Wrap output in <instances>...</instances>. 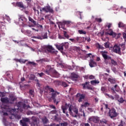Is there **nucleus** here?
I'll return each mask as SVG.
<instances>
[{"label":"nucleus","mask_w":126,"mask_h":126,"mask_svg":"<svg viewBox=\"0 0 126 126\" xmlns=\"http://www.w3.org/2000/svg\"><path fill=\"white\" fill-rule=\"evenodd\" d=\"M99 83H100V82L99 81H97V80L91 81V84H92V85H96V84H99Z\"/></svg>","instance_id":"28"},{"label":"nucleus","mask_w":126,"mask_h":126,"mask_svg":"<svg viewBox=\"0 0 126 126\" xmlns=\"http://www.w3.org/2000/svg\"><path fill=\"white\" fill-rule=\"evenodd\" d=\"M24 123H30V119L28 118H23V121Z\"/></svg>","instance_id":"37"},{"label":"nucleus","mask_w":126,"mask_h":126,"mask_svg":"<svg viewBox=\"0 0 126 126\" xmlns=\"http://www.w3.org/2000/svg\"><path fill=\"white\" fill-rule=\"evenodd\" d=\"M107 53L108 52L106 51H103L101 53L102 57L104 60V62L106 64H109V63L111 64L112 65H114V66L118 65V62L112 59V57L107 55Z\"/></svg>","instance_id":"1"},{"label":"nucleus","mask_w":126,"mask_h":126,"mask_svg":"<svg viewBox=\"0 0 126 126\" xmlns=\"http://www.w3.org/2000/svg\"><path fill=\"white\" fill-rule=\"evenodd\" d=\"M62 126H67V123L64 122V123H62Z\"/></svg>","instance_id":"63"},{"label":"nucleus","mask_w":126,"mask_h":126,"mask_svg":"<svg viewBox=\"0 0 126 126\" xmlns=\"http://www.w3.org/2000/svg\"><path fill=\"white\" fill-rule=\"evenodd\" d=\"M108 115L111 119H114V118H116L118 116V113L115 108H112L109 109Z\"/></svg>","instance_id":"5"},{"label":"nucleus","mask_w":126,"mask_h":126,"mask_svg":"<svg viewBox=\"0 0 126 126\" xmlns=\"http://www.w3.org/2000/svg\"><path fill=\"white\" fill-rule=\"evenodd\" d=\"M32 38H33L34 39H39V40H43V37L42 36L38 35L37 36H33L32 37Z\"/></svg>","instance_id":"40"},{"label":"nucleus","mask_w":126,"mask_h":126,"mask_svg":"<svg viewBox=\"0 0 126 126\" xmlns=\"http://www.w3.org/2000/svg\"><path fill=\"white\" fill-rule=\"evenodd\" d=\"M104 47L107 48H110V44L108 42H106L104 43Z\"/></svg>","instance_id":"52"},{"label":"nucleus","mask_w":126,"mask_h":126,"mask_svg":"<svg viewBox=\"0 0 126 126\" xmlns=\"http://www.w3.org/2000/svg\"><path fill=\"white\" fill-rule=\"evenodd\" d=\"M95 46H96V48L97 49H98V50H100V49L101 50H104V47L102 46H101V45H100V44H99L98 43L95 44Z\"/></svg>","instance_id":"29"},{"label":"nucleus","mask_w":126,"mask_h":126,"mask_svg":"<svg viewBox=\"0 0 126 126\" xmlns=\"http://www.w3.org/2000/svg\"><path fill=\"white\" fill-rule=\"evenodd\" d=\"M17 110H18L19 108L21 107H22L23 109H26L27 105L26 104H25V103L20 101L17 103Z\"/></svg>","instance_id":"12"},{"label":"nucleus","mask_w":126,"mask_h":126,"mask_svg":"<svg viewBox=\"0 0 126 126\" xmlns=\"http://www.w3.org/2000/svg\"><path fill=\"white\" fill-rule=\"evenodd\" d=\"M118 27L121 28V27H125V25L122 22H119L118 24Z\"/></svg>","instance_id":"44"},{"label":"nucleus","mask_w":126,"mask_h":126,"mask_svg":"<svg viewBox=\"0 0 126 126\" xmlns=\"http://www.w3.org/2000/svg\"><path fill=\"white\" fill-rule=\"evenodd\" d=\"M67 108H68V104L67 103H65V105H62L61 109L63 114H65V111L67 110Z\"/></svg>","instance_id":"19"},{"label":"nucleus","mask_w":126,"mask_h":126,"mask_svg":"<svg viewBox=\"0 0 126 126\" xmlns=\"http://www.w3.org/2000/svg\"><path fill=\"white\" fill-rule=\"evenodd\" d=\"M103 107H104V109H105L106 110L108 109V110H110V108H109V105L107 104H106V103H103Z\"/></svg>","instance_id":"41"},{"label":"nucleus","mask_w":126,"mask_h":126,"mask_svg":"<svg viewBox=\"0 0 126 126\" xmlns=\"http://www.w3.org/2000/svg\"><path fill=\"white\" fill-rule=\"evenodd\" d=\"M59 39H65V38L61 35H59Z\"/></svg>","instance_id":"61"},{"label":"nucleus","mask_w":126,"mask_h":126,"mask_svg":"<svg viewBox=\"0 0 126 126\" xmlns=\"http://www.w3.org/2000/svg\"><path fill=\"white\" fill-rule=\"evenodd\" d=\"M47 88H48V90L52 93L51 98L52 99H53L54 101V103H56V105H58L60 101H61V99H58V101H57V99H56V96H57V95H60V92L57 91H55L54 89H53L52 88H50L49 86H47Z\"/></svg>","instance_id":"2"},{"label":"nucleus","mask_w":126,"mask_h":126,"mask_svg":"<svg viewBox=\"0 0 126 126\" xmlns=\"http://www.w3.org/2000/svg\"><path fill=\"white\" fill-rule=\"evenodd\" d=\"M113 52L114 53H116V54H118V55H120V56H122L121 47L117 44H115L113 47Z\"/></svg>","instance_id":"9"},{"label":"nucleus","mask_w":126,"mask_h":126,"mask_svg":"<svg viewBox=\"0 0 126 126\" xmlns=\"http://www.w3.org/2000/svg\"><path fill=\"white\" fill-rule=\"evenodd\" d=\"M44 72L46 73V74H47V75H52V74H58V72L54 70V69L52 68V66L49 65L46 66Z\"/></svg>","instance_id":"3"},{"label":"nucleus","mask_w":126,"mask_h":126,"mask_svg":"<svg viewBox=\"0 0 126 126\" xmlns=\"http://www.w3.org/2000/svg\"><path fill=\"white\" fill-rule=\"evenodd\" d=\"M106 89H107L106 88V87H102L101 88V91H102V92H105Z\"/></svg>","instance_id":"55"},{"label":"nucleus","mask_w":126,"mask_h":126,"mask_svg":"<svg viewBox=\"0 0 126 126\" xmlns=\"http://www.w3.org/2000/svg\"><path fill=\"white\" fill-rule=\"evenodd\" d=\"M63 36L65 37L66 39H69V35L67 34V32L66 31H63Z\"/></svg>","instance_id":"31"},{"label":"nucleus","mask_w":126,"mask_h":126,"mask_svg":"<svg viewBox=\"0 0 126 126\" xmlns=\"http://www.w3.org/2000/svg\"><path fill=\"white\" fill-rule=\"evenodd\" d=\"M40 12L44 11L46 13H48V12H50V13H54V10L51 7V6H50V5L45 6L44 7L40 8Z\"/></svg>","instance_id":"6"},{"label":"nucleus","mask_w":126,"mask_h":126,"mask_svg":"<svg viewBox=\"0 0 126 126\" xmlns=\"http://www.w3.org/2000/svg\"><path fill=\"white\" fill-rule=\"evenodd\" d=\"M101 124H105V125H107L108 121L106 120L105 119H102L100 120Z\"/></svg>","instance_id":"47"},{"label":"nucleus","mask_w":126,"mask_h":126,"mask_svg":"<svg viewBox=\"0 0 126 126\" xmlns=\"http://www.w3.org/2000/svg\"><path fill=\"white\" fill-rule=\"evenodd\" d=\"M29 93L30 96H32V97H34V91L30 90L29 91Z\"/></svg>","instance_id":"43"},{"label":"nucleus","mask_w":126,"mask_h":126,"mask_svg":"<svg viewBox=\"0 0 126 126\" xmlns=\"http://www.w3.org/2000/svg\"><path fill=\"white\" fill-rule=\"evenodd\" d=\"M71 77L73 79L74 78H78L79 77V76L77 74L73 72L71 74Z\"/></svg>","instance_id":"27"},{"label":"nucleus","mask_w":126,"mask_h":126,"mask_svg":"<svg viewBox=\"0 0 126 126\" xmlns=\"http://www.w3.org/2000/svg\"><path fill=\"white\" fill-rule=\"evenodd\" d=\"M123 38L124 39V40H125V41H126V33L125 32H123Z\"/></svg>","instance_id":"59"},{"label":"nucleus","mask_w":126,"mask_h":126,"mask_svg":"<svg viewBox=\"0 0 126 126\" xmlns=\"http://www.w3.org/2000/svg\"><path fill=\"white\" fill-rule=\"evenodd\" d=\"M68 107H69L68 108V111L70 115L72 114V105L70 104H68Z\"/></svg>","instance_id":"26"},{"label":"nucleus","mask_w":126,"mask_h":126,"mask_svg":"<svg viewBox=\"0 0 126 126\" xmlns=\"http://www.w3.org/2000/svg\"><path fill=\"white\" fill-rule=\"evenodd\" d=\"M112 23H107V25L105 26V27H107L108 29H110L111 27H112Z\"/></svg>","instance_id":"49"},{"label":"nucleus","mask_w":126,"mask_h":126,"mask_svg":"<svg viewBox=\"0 0 126 126\" xmlns=\"http://www.w3.org/2000/svg\"><path fill=\"white\" fill-rule=\"evenodd\" d=\"M50 107L51 109H56V106H55V105H50Z\"/></svg>","instance_id":"62"},{"label":"nucleus","mask_w":126,"mask_h":126,"mask_svg":"<svg viewBox=\"0 0 126 126\" xmlns=\"http://www.w3.org/2000/svg\"><path fill=\"white\" fill-rule=\"evenodd\" d=\"M32 120V124L33 125V126H38V119L35 116H33L31 118Z\"/></svg>","instance_id":"13"},{"label":"nucleus","mask_w":126,"mask_h":126,"mask_svg":"<svg viewBox=\"0 0 126 126\" xmlns=\"http://www.w3.org/2000/svg\"><path fill=\"white\" fill-rule=\"evenodd\" d=\"M42 122L43 124H47L48 123V119L47 118H44L42 119Z\"/></svg>","instance_id":"48"},{"label":"nucleus","mask_w":126,"mask_h":126,"mask_svg":"<svg viewBox=\"0 0 126 126\" xmlns=\"http://www.w3.org/2000/svg\"><path fill=\"white\" fill-rule=\"evenodd\" d=\"M108 81L111 83V84H115L116 83V79L111 77L108 79Z\"/></svg>","instance_id":"23"},{"label":"nucleus","mask_w":126,"mask_h":126,"mask_svg":"<svg viewBox=\"0 0 126 126\" xmlns=\"http://www.w3.org/2000/svg\"><path fill=\"white\" fill-rule=\"evenodd\" d=\"M95 21L99 22V23H101V22H102V19L96 18H95Z\"/></svg>","instance_id":"53"},{"label":"nucleus","mask_w":126,"mask_h":126,"mask_svg":"<svg viewBox=\"0 0 126 126\" xmlns=\"http://www.w3.org/2000/svg\"><path fill=\"white\" fill-rule=\"evenodd\" d=\"M17 44H18L19 46L20 47H24V41L21 40L19 42H17Z\"/></svg>","instance_id":"36"},{"label":"nucleus","mask_w":126,"mask_h":126,"mask_svg":"<svg viewBox=\"0 0 126 126\" xmlns=\"http://www.w3.org/2000/svg\"><path fill=\"white\" fill-rule=\"evenodd\" d=\"M0 101L2 103H4V104H8V103H9V99L8 97H1Z\"/></svg>","instance_id":"20"},{"label":"nucleus","mask_w":126,"mask_h":126,"mask_svg":"<svg viewBox=\"0 0 126 126\" xmlns=\"http://www.w3.org/2000/svg\"><path fill=\"white\" fill-rule=\"evenodd\" d=\"M38 75L40 76V77H42L43 75H45V74L43 72L41 73H38Z\"/></svg>","instance_id":"58"},{"label":"nucleus","mask_w":126,"mask_h":126,"mask_svg":"<svg viewBox=\"0 0 126 126\" xmlns=\"http://www.w3.org/2000/svg\"><path fill=\"white\" fill-rule=\"evenodd\" d=\"M43 39H48V33L47 32H45L44 33V34L41 36Z\"/></svg>","instance_id":"45"},{"label":"nucleus","mask_w":126,"mask_h":126,"mask_svg":"<svg viewBox=\"0 0 126 126\" xmlns=\"http://www.w3.org/2000/svg\"><path fill=\"white\" fill-rule=\"evenodd\" d=\"M76 98H78V102L79 103H81L82 102V100L85 99V94H81L80 93L77 94L76 95Z\"/></svg>","instance_id":"11"},{"label":"nucleus","mask_w":126,"mask_h":126,"mask_svg":"<svg viewBox=\"0 0 126 126\" xmlns=\"http://www.w3.org/2000/svg\"><path fill=\"white\" fill-rule=\"evenodd\" d=\"M35 81H36V86L38 87H41V84H40V81L38 79H35Z\"/></svg>","instance_id":"39"},{"label":"nucleus","mask_w":126,"mask_h":126,"mask_svg":"<svg viewBox=\"0 0 126 126\" xmlns=\"http://www.w3.org/2000/svg\"><path fill=\"white\" fill-rule=\"evenodd\" d=\"M78 33H79V34H82L84 35L86 34V32L84 31L83 30H78Z\"/></svg>","instance_id":"38"},{"label":"nucleus","mask_w":126,"mask_h":126,"mask_svg":"<svg viewBox=\"0 0 126 126\" xmlns=\"http://www.w3.org/2000/svg\"><path fill=\"white\" fill-rule=\"evenodd\" d=\"M21 32H23L25 35H27L29 37H31L32 36V32L29 30H21Z\"/></svg>","instance_id":"15"},{"label":"nucleus","mask_w":126,"mask_h":126,"mask_svg":"<svg viewBox=\"0 0 126 126\" xmlns=\"http://www.w3.org/2000/svg\"><path fill=\"white\" fill-rule=\"evenodd\" d=\"M17 110V108H14V109H10L9 111V113H10V115H11V116H15L16 115V110Z\"/></svg>","instance_id":"22"},{"label":"nucleus","mask_w":126,"mask_h":126,"mask_svg":"<svg viewBox=\"0 0 126 126\" xmlns=\"http://www.w3.org/2000/svg\"><path fill=\"white\" fill-rule=\"evenodd\" d=\"M16 100V98L14 97L13 95H11L9 96V103H10V104H13V103H14V101Z\"/></svg>","instance_id":"21"},{"label":"nucleus","mask_w":126,"mask_h":126,"mask_svg":"<svg viewBox=\"0 0 126 126\" xmlns=\"http://www.w3.org/2000/svg\"><path fill=\"white\" fill-rule=\"evenodd\" d=\"M69 40L72 42V43H76V38H69Z\"/></svg>","instance_id":"54"},{"label":"nucleus","mask_w":126,"mask_h":126,"mask_svg":"<svg viewBox=\"0 0 126 126\" xmlns=\"http://www.w3.org/2000/svg\"><path fill=\"white\" fill-rule=\"evenodd\" d=\"M118 102H119V103H123L125 102V100L123 97H120L119 99H118Z\"/></svg>","instance_id":"46"},{"label":"nucleus","mask_w":126,"mask_h":126,"mask_svg":"<svg viewBox=\"0 0 126 126\" xmlns=\"http://www.w3.org/2000/svg\"><path fill=\"white\" fill-rule=\"evenodd\" d=\"M83 89L87 88L88 90H94V88L90 85V82H86L82 84Z\"/></svg>","instance_id":"7"},{"label":"nucleus","mask_w":126,"mask_h":126,"mask_svg":"<svg viewBox=\"0 0 126 126\" xmlns=\"http://www.w3.org/2000/svg\"><path fill=\"white\" fill-rule=\"evenodd\" d=\"M36 76L34 74H31L30 77V80H35Z\"/></svg>","instance_id":"42"},{"label":"nucleus","mask_w":126,"mask_h":126,"mask_svg":"<svg viewBox=\"0 0 126 126\" xmlns=\"http://www.w3.org/2000/svg\"><path fill=\"white\" fill-rule=\"evenodd\" d=\"M68 45H69L68 42H64L61 44H55V46L59 51H63V47H64L65 49H67L68 48Z\"/></svg>","instance_id":"4"},{"label":"nucleus","mask_w":126,"mask_h":126,"mask_svg":"<svg viewBox=\"0 0 126 126\" xmlns=\"http://www.w3.org/2000/svg\"><path fill=\"white\" fill-rule=\"evenodd\" d=\"M20 123L22 124V126H27V123L26 122H22V120H21Z\"/></svg>","instance_id":"51"},{"label":"nucleus","mask_w":126,"mask_h":126,"mask_svg":"<svg viewBox=\"0 0 126 126\" xmlns=\"http://www.w3.org/2000/svg\"><path fill=\"white\" fill-rule=\"evenodd\" d=\"M65 24L64 23V22H63V23H61V26L62 28L63 29V30H65V28H64V25Z\"/></svg>","instance_id":"50"},{"label":"nucleus","mask_w":126,"mask_h":126,"mask_svg":"<svg viewBox=\"0 0 126 126\" xmlns=\"http://www.w3.org/2000/svg\"><path fill=\"white\" fill-rule=\"evenodd\" d=\"M111 90L112 91V93L115 94L116 92H119L120 91V87L118 85H115L114 88H112Z\"/></svg>","instance_id":"16"},{"label":"nucleus","mask_w":126,"mask_h":126,"mask_svg":"<svg viewBox=\"0 0 126 126\" xmlns=\"http://www.w3.org/2000/svg\"><path fill=\"white\" fill-rule=\"evenodd\" d=\"M118 126H125V122L122 120L121 121L120 124Z\"/></svg>","instance_id":"56"},{"label":"nucleus","mask_w":126,"mask_h":126,"mask_svg":"<svg viewBox=\"0 0 126 126\" xmlns=\"http://www.w3.org/2000/svg\"><path fill=\"white\" fill-rule=\"evenodd\" d=\"M29 21L32 22V23H33L34 25H36V21H35V20H34L32 18H31V17H29Z\"/></svg>","instance_id":"32"},{"label":"nucleus","mask_w":126,"mask_h":126,"mask_svg":"<svg viewBox=\"0 0 126 126\" xmlns=\"http://www.w3.org/2000/svg\"><path fill=\"white\" fill-rule=\"evenodd\" d=\"M47 50L48 52H50V53H55V49L53 48V46L52 45H49L47 46Z\"/></svg>","instance_id":"24"},{"label":"nucleus","mask_w":126,"mask_h":126,"mask_svg":"<svg viewBox=\"0 0 126 126\" xmlns=\"http://www.w3.org/2000/svg\"><path fill=\"white\" fill-rule=\"evenodd\" d=\"M60 83L62 86H63V87H67V86H68V85H67V84H66V83H65V82L61 81L60 82Z\"/></svg>","instance_id":"30"},{"label":"nucleus","mask_w":126,"mask_h":126,"mask_svg":"<svg viewBox=\"0 0 126 126\" xmlns=\"http://www.w3.org/2000/svg\"><path fill=\"white\" fill-rule=\"evenodd\" d=\"M18 19H19L18 23L20 24H21L22 25L23 24H25V23L27 22V19H26V18H25V16H24V15L19 16Z\"/></svg>","instance_id":"8"},{"label":"nucleus","mask_w":126,"mask_h":126,"mask_svg":"<svg viewBox=\"0 0 126 126\" xmlns=\"http://www.w3.org/2000/svg\"><path fill=\"white\" fill-rule=\"evenodd\" d=\"M89 65L91 67H95V66H97V63L91 59L90 60Z\"/></svg>","instance_id":"17"},{"label":"nucleus","mask_w":126,"mask_h":126,"mask_svg":"<svg viewBox=\"0 0 126 126\" xmlns=\"http://www.w3.org/2000/svg\"><path fill=\"white\" fill-rule=\"evenodd\" d=\"M84 42V37L78 36L76 37V43H82Z\"/></svg>","instance_id":"18"},{"label":"nucleus","mask_w":126,"mask_h":126,"mask_svg":"<svg viewBox=\"0 0 126 126\" xmlns=\"http://www.w3.org/2000/svg\"><path fill=\"white\" fill-rule=\"evenodd\" d=\"M107 34H108V35H110V36H112V37H113V38H115V37H116V36H117V33H116V32H114L113 31L112 29H109L107 31Z\"/></svg>","instance_id":"14"},{"label":"nucleus","mask_w":126,"mask_h":126,"mask_svg":"<svg viewBox=\"0 0 126 126\" xmlns=\"http://www.w3.org/2000/svg\"><path fill=\"white\" fill-rule=\"evenodd\" d=\"M85 58H92V59H94V55H92V54L89 53L85 55Z\"/></svg>","instance_id":"35"},{"label":"nucleus","mask_w":126,"mask_h":126,"mask_svg":"<svg viewBox=\"0 0 126 126\" xmlns=\"http://www.w3.org/2000/svg\"><path fill=\"white\" fill-rule=\"evenodd\" d=\"M95 78V77L93 75H91L89 76V79H94Z\"/></svg>","instance_id":"64"},{"label":"nucleus","mask_w":126,"mask_h":126,"mask_svg":"<svg viewBox=\"0 0 126 126\" xmlns=\"http://www.w3.org/2000/svg\"><path fill=\"white\" fill-rule=\"evenodd\" d=\"M104 95L105 96H107L108 97V98H110L111 100H115V98L114 97V96H113L112 95H110L107 93H105Z\"/></svg>","instance_id":"34"},{"label":"nucleus","mask_w":126,"mask_h":126,"mask_svg":"<svg viewBox=\"0 0 126 126\" xmlns=\"http://www.w3.org/2000/svg\"><path fill=\"white\" fill-rule=\"evenodd\" d=\"M28 64H32V65H36V63H34V62H28Z\"/></svg>","instance_id":"57"},{"label":"nucleus","mask_w":126,"mask_h":126,"mask_svg":"<svg viewBox=\"0 0 126 126\" xmlns=\"http://www.w3.org/2000/svg\"><path fill=\"white\" fill-rule=\"evenodd\" d=\"M86 41H87V42H89L90 41H91V39H90V37H85Z\"/></svg>","instance_id":"60"},{"label":"nucleus","mask_w":126,"mask_h":126,"mask_svg":"<svg viewBox=\"0 0 126 126\" xmlns=\"http://www.w3.org/2000/svg\"><path fill=\"white\" fill-rule=\"evenodd\" d=\"M99 121H100V119L98 117L95 116H92L89 118L88 122V123H90V122H93L95 124H98V123H99Z\"/></svg>","instance_id":"10"},{"label":"nucleus","mask_w":126,"mask_h":126,"mask_svg":"<svg viewBox=\"0 0 126 126\" xmlns=\"http://www.w3.org/2000/svg\"><path fill=\"white\" fill-rule=\"evenodd\" d=\"M16 5L19 7H21V8H24V5H23V3L22 2H17Z\"/></svg>","instance_id":"25"},{"label":"nucleus","mask_w":126,"mask_h":126,"mask_svg":"<svg viewBox=\"0 0 126 126\" xmlns=\"http://www.w3.org/2000/svg\"><path fill=\"white\" fill-rule=\"evenodd\" d=\"M90 105V103H88V102H86L84 104H82L81 107H85V108H86V107H89Z\"/></svg>","instance_id":"33"}]
</instances>
